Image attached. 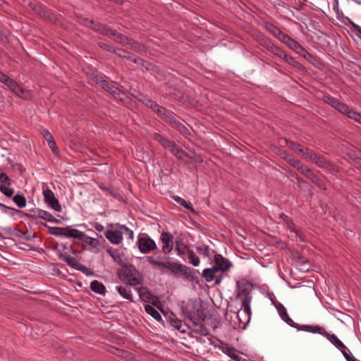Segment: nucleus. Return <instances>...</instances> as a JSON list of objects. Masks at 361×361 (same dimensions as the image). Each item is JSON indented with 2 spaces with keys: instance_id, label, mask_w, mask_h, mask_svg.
<instances>
[{
  "instance_id": "b1692460",
  "label": "nucleus",
  "mask_w": 361,
  "mask_h": 361,
  "mask_svg": "<svg viewBox=\"0 0 361 361\" xmlns=\"http://www.w3.org/2000/svg\"><path fill=\"white\" fill-rule=\"evenodd\" d=\"M302 330L306 331L308 332L314 333V334H319L324 337L326 336V334L327 332L325 331V329L319 326H308V325H304L302 328Z\"/></svg>"
},
{
  "instance_id": "a18cd8bd",
  "label": "nucleus",
  "mask_w": 361,
  "mask_h": 361,
  "mask_svg": "<svg viewBox=\"0 0 361 361\" xmlns=\"http://www.w3.org/2000/svg\"><path fill=\"white\" fill-rule=\"evenodd\" d=\"M0 191L6 197H11L14 194V190L9 188V185H0Z\"/></svg>"
},
{
  "instance_id": "e433bc0d",
  "label": "nucleus",
  "mask_w": 361,
  "mask_h": 361,
  "mask_svg": "<svg viewBox=\"0 0 361 361\" xmlns=\"http://www.w3.org/2000/svg\"><path fill=\"white\" fill-rule=\"evenodd\" d=\"M264 27L267 30H268L271 34H272L274 37L277 36L280 33V29L275 26L274 24L270 23H265Z\"/></svg>"
},
{
  "instance_id": "c85d7f7f",
  "label": "nucleus",
  "mask_w": 361,
  "mask_h": 361,
  "mask_svg": "<svg viewBox=\"0 0 361 361\" xmlns=\"http://www.w3.org/2000/svg\"><path fill=\"white\" fill-rule=\"evenodd\" d=\"M145 310L147 314L151 315L157 321H161L162 318L159 312L152 306L149 305H145Z\"/></svg>"
},
{
  "instance_id": "c9c22d12",
  "label": "nucleus",
  "mask_w": 361,
  "mask_h": 361,
  "mask_svg": "<svg viewBox=\"0 0 361 361\" xmlns=\"http://www.w3.org/2000/svg\"><path fill=\"white\" fill-rule=\"evenodd\" d=\"M188 259L190 262L195 267L200 264V258L196 255L195 252L192 250H189L188 252Z\"/></svg>"
},
{
  "instance_id": "dca6fc26",
  "label": "nucleus",
  "mask_w": 361,
  "mask_h": 361,
  "mask_svg": "<svg viewBox=\"0 0 361 361\" xmlns=\"http://www.w3.org/2000/svg\"><path fill=\"white\" fill-rule=\"evenodd\" d=\"M118 42L122 45H128L132 49L140 53H144L147 51V49L144 45L140 44L139 42L128 37L126 41L125 40L124 42Z\"/></svg>"
},
{
  "instance_id": "4c0bfd02",
  "label": "nucleus",
  "mask_w": 361,
  "mask_h": 361,
  "mask_svg": "<svg viewBox=\"0 0 361 361\" xmlns=\"http://www.w3.org/2000/svg\"><path fill=\"white\" fill-rule=\"evenodd\" d=\"M13 202L16 204L20 207L23 208L26 205V200L24 196L20 195H16L13 198Z\"/></svg>"
},
{
  "instance_id": "1a4fd4ad",
  "label": "nucleus",
  "mask_w": 361,
  "mask_h": 361,
  "mask_svg": "<svg viewBox=\"0 0 361 361\" xmlns=\"http://www.w3.org/2000/svg\"><path fill=\"white\" fill-rule=\"evenodd\" d=\"M104 235L112 244L119 245L123 241V232L121 228L118 230H107Z\"/></svg>"
},
{
  "instance_id": "412c9836",
  "label": "nucleus",
  "mask_w": 361,
  "mask_h": 361,
  "mask_svg": "<svg viewBox=\"0 0 361 361\" xmlns=\"http://www.w3.org/2000/svg\"><path fill=\"white\" fill-rule=\"evenodd\" d=\"M336 348L341 351L346 349L345 345L338 339L335 334H331L327 332L325 336Z\"/></svg>"
},
{
  "instance_id": "6ab92c4d",
  "label": "nucleus",
  "mask_w": 361,
  "mask_h": 361,
  "mask_svg": "<svg viewBox=\"0 0 361 361\" xmlns=\"http://www.w3.org/2000/svg\"><path fill=\"white\" fill-rule=\"evenodd\" d=\"M238 297H243L242 305L244 307L243 311L251 314L250 302L252 300L251 295L248 293H241L238 294Z\"/></svg>"
},
{
  "instance_id": "8fccbe9b",
  "label": "nucleus",
  "mask_w": 361,
  "mask_h": 361,
  "mask_svg": "<svg viewBox=\"0 0 361 361\" xmlns=\"http://www.w3.org/2000/svg\"><path fill=\"white\" fill-rule=\"evenodd\" d=\"M325 102L335 109L337 108V106L338 105V104L340 102L336 99H335L331 96L325 97Z\"/></svg>"
},
{
  "instance_id": "393cba45",
  "label": "nucleus",
  "mask_w": 361,
  "mask_h": 361,
  "mask_svg": "<svg viewBox=\"0 0 361 361\" xmlns=\"http://www.w3.org/2000/svg\"><path fill=\"white\" fill-rule=\"evenodd\" d=\"M35 214L38 218L46 220L49 222L56 223L57 220L48 212L42 209H37Z\"/></svg>"
},
{
  "instance_id": "bb28decb",
  "label": "nucleus",
  "mask_w": 361,
  "mask_h": 361,
  "mask_svg": "<svg viewBox=\"0 0 361 361\" xmlns=\"http://www.w3.org/2000/svg\"><path fill=\"white\" fill-rule=\"evenodd\" d=\"M286 145L288 147H289L290 149L294 151L295 153H297L299 156L300 155L301 152H302V149L304 147L301 145L299 143H296L293 141L285 140Z\"/></svg>"
},
{
  "instance_id": "338daca9",
  "label": "nucleus",
  "mask_w": 361,
  "mask_h": 361,
  "mask_svg": "<svg viewBox=\"0 0 361 361\" xmlns=\"http://www.w3.org/2000/svg\"><path fill=\"white\" fill-rule=\"evenodd\" d=\"M176 250L178 255L182 256L184 254V245L176 243Z\"/></svg>"
},
{
  "instance_id": "9d476101",
  "label": "nucleus",
  "mask_w": 361,
  "mask_h": 361,
  "mask_svg": "<svg viewBox=\"0 0 361 361\" xmlns=\"http://www.w3.org/2000/svg\"><path fill=\"white\" fill-rule=\"evenodd\" d=\"M311 161L314 162L317 166L320 168H324L329 171L334 170V166L329 162L324 156L314 152Z\"/></svg>"
},
{
  "instance_id": "79ce46f5",
  "label": "nucleus",
  "mask_w": 361,
  "mask_h": 361,
  "mask_svg": "<svg viewBox=\"0 0 361 361\" xmlns=\"http://www.w3.org/2000/svg\"><path fill=\"white\" fill-rule=\"evenodd\" d=\"M171 126L174 128H176L177 130H178L180 133L185 134L186 133H188V129L185 128V126L182 124L179 121H178L177 119L175 120L174 121H173V123L171 124Z\"/></svg>"
},
{
  "instance_id": "423d86ee",
  "label": "nucleus",
  "mask_w": 361,
  "mask_h": 361,
  "mask_svg": "<svg viewBox=\"0 0 361 361\" xmlns=\"http://www.w3.org/2000/svg\"><path fill=\"white\" fill-rule=\"evenodd\" d=\"M169 271L173 275H176L180 273L185 278H190L192 276V272L189 267L175 262H172Z\"/></svg>"
},
{
  "instance_id": "58836bf2",
  "label": "nucleus",
  "mask_w": 361,
  "mask_h": 361,
  "mask_svg": "<svg viewBox=\"0 0 361 361\" xmlns=\"http://www.w3.org/2000/svg\"><path fill=\"white\" fill-rule=\"evenodd\" d=\"M275 37H276L281 42L286 44L287 47L291 42V41L293 39L291 37H290L288 35L283 33L281 30H280L279 35H277V36H275Z\"/></svg>"
},
{
  "instance_id": "5701e85b",
  "label": "nucleus",
  "mask_w": 361,
  "mask_h": 361,
  "mask_svg": "<svg viewBox=\"0 0 361 361\" xmlns=\"http://www.w3.org/2000/svg\"><path fill=\"white\" fill-rule=\"evenodd\" d=\"M116 290L118 293L125 299L130 300V302H134L131 293V290L128 286H116Z\"/></svg>"
},
{
  "instance_id": "f8f14e48",
  "label": "nucleus",
  "mask_w": 361,
  "mask_h": 361,
  "mask_svg": "<svg viewBox=\"0 0 361 361\" xmlns=\"http://www.w3.org/2000/svg\"><path fill=\"white\" fill-rule=\"evenodd\" d=\"M92 80L108 92L110 91V88L114 84V82L108 80L106 77L104 75H93Z\"/></svg>"
},
{
  "instance_id": "69168bd1",
  "label": "nucleus",
  "mask_w": 361,
  "mask_h": 361,
  "mask_svg": "<svg viewBox=\"0 0 361 361\" xmlns=\"http://www.w3.org/2000/svg\"><path fill=\"white\" fill-rule=\"evenodd\" d=\"M155 112H157V114L160 116L161 117L164 114H166V111H167L166 109H165L164 108L160 106L159 104H157V108H153V109Z\"/></svg>"
},
{
  "instance_id": "4d7b16f0",
  "label": "nucleus",
  "mask_w": 361,
  "mask_h": 361,
  "mask_svg": "<svg viewBox=\"0 0 361 361\" xmlns=\"http://www.w3.org/2000/svg\"><path fill=\"white\" fill-rule=\"evenodd\" d=\"M287 161L290 165H292L293 166L296 168L298 170H299L300 166H302V164L298 159H295L293 157H290V158L287 159Z\"/></svg>"
},
{
  "instance_id": "0eeeda50",
  "label": "nucleus",
  "mask_w": 361,
  "mask_h": 361,
  "mask_svg": "<svg viewBox=\"0 0 361 361\" xmlns=\"http://www.w3.org/2000/svg\"><path fill=\"white\" fill-rule=\"evenodd\" d=\"M215 266L214 268L216 269V271H221L226 272L229 270L232 266V263L226 258H224L221 255L216 254L214 256Z\"/></svg>"
},
{
  "instance_id": "37998d69",
  "label": "nucleus",
  "mask_w": 361,
  "mask_h": 361,
  "mask_svg": "<svg viewBox=\"0 0 361 361\" xmlns=\"http://www.w3.org/2000/svg\"><path fill=\"white\" fill-rule=\"evenodd\" d=\"M301 173L305 175L307 178L310 179L314 176V172L307 166L302 164L298 170Z\"/></svg>"
},
{
  "instance_id": "2f4dec72",
  "label": "nucleus",
  "mask_w": 361,
  "mask_h": 361,
  "mask_svg": "<svg viewBox=\"0 0 361 361\" xmlns=\"http://www.w3.org/2000/svg\"><path fill=\"white\" fill-rule=\"evenodd\" d=\"M216 269L213 267L204 269L202 271V276L207 281H211L214 279Z\"/></svg>"
},
{
  "instance_id": "72a5a7b5",
  "label": "nucleus",
  "mask_w": 361,
  "mask_h": 361,
  "mask_svg": "<svg viewBox=\"0 0 361 361\" xmlns=\"http://www.w3.org/2000/svg\"><path fill=\"white\" fill-rule=\"evenodd\" d=\"M260 44L269 51L276 45L270 39L262 37L259 41Z\"/></svg>"
},
{
  "instance_id": "2eb2a0df",
  "label": "nucleus",
  "mask_w": 361,
  "mask_h": 361,
  "mask_svg": "<svg viewBox=\"0 0 361 361\" xmlns=\"http://www.w3.org/2000/svg\"><path fill=\"white\" fill-rule=\"evenodd\" d=\"M288 47L306 59L311 57L310 54H309L298 42L294 39L291 41Z\"/></svg>"
},
{
  "instance_id": "e2e57ef3",
  "label": "nucleus",
  "mask_w": 361,
  "mask_h": 361,
  "mask_svg": "<svg viewBox=\"0 0 361 361\" xmlns=\"http://www.w3.org/2000/svg\"><path fill=\"white\" fill-rule=\"evenodd\" d=\"M75 270L80 271L87 275H89L91 274L90 269H88L87 267H86L85 266H84L83 264H80V263H78Z\"/></svg>"
},
{
  "instance_id": "09e8293b",
  "label": "nucleus",
  "mask_w": 361,
  "mask_h": 361,
  "mask_svg": "<svg viewBox=\"0 0 361 361\" xmlns=\"http://www.w3.org/2000/svg\"><path fill=\"white\" fill-rule=\"evenodd\" d=\"M11 184V180L6 175V173L4 172L0 173V185H10Z\"/></svg>"
},
{
  "instance_id": "603ef678",
  "label": "nucleus",
  "mask_w": 361,
  "mask_h": 361,
  "mask_svg": "<svg viewBox=\"0 0 361 361\" xmlns=\"http://www.w3.org/2000/svg\"><path fill=\"white\" fill-rule=\"evenodd\" d=\"M336 109L340 113L346 116L348 114V111H349L350 108L345 104L339 102Z\"/></svg>"
},
{
  "instance_id": "ea45409f",
  "label": "nucleus",
  "mask_w": 361,
  "mask_h": 361,
  "mask_svg": "<svg viewBox=\"0 0 361 361\" xmlns=\"http://www.w3.org/2000/svg\"><path fill=\"white\" fill-rule=\"evenodd\" d=\"M314 153L312 149L304 147L300 156L307 161H312Z\"/></svg>"
},
{
  "instance_id": "49530a36",
  "label": "nucleus",
  "mask_w": 361,
  "mask_h": 361,
  "mask_svg": "<svg viewBox=\"0 0 361 361\" xmlns=\"http://www.w3.org/2000/svg\"><path fill=\"white\" fill-rule=\"evenodd\" d=\"M222 351L226 354L229 357H231L232 355H233V354L235 353H238V350H236L233 347H231L229 346L227 344H225L222 348H221Z\"/></svg>"
},
{
  "instance_id": "4be33fe9",
  "label": "nucleus",
  "mask_w": 361,
  "mask_h": 361,
  "mask_svg": "<svg viewBox=\"0 0 361 361\" xmlns=\"http://www.w3.org/2000/svg\"><path fill=\"white\" fill-rule=\"evenodd\" d=\"M90 288L93 292L101 295H104L106 292L104 285L97 280H94L91 282Z\"/></svg>"
},
{
  "instance_id": "bf43d9fd",
  "label": "nucleus",
  "mask_w": 361,
  "mask_h": 361,
  "mask_svg": "<svg viewBox=\"0 0 361 361\" xmlns=\"http://www.w3.org/2000/svg\"><path fill=\"white\" fill-rule=\"evenodd\" d=\"M99 46L102 48L103 49H105L106 51H109L110 52H116V48L111 47L110 44L105 42H101L99 43Z\"/></svg>"
},
{
  "instance_id": "a211bd4d",
  "label": "nucleus",
  "mask_w": 361,
  "mask_h": 361,
  "mask_svg": "<svg viewBox=\"0 0 361 361\" xmlns=\"http://www.w3.org/2000/svg\"><path fill=\"white\" fill-rule=\"evenodd\" d=\"M167 149L178 159L183 160L187 155L186 153L181 148L178 147L173 141Z\"/></svg>"
},
{
  "instance_id": "c03bdc74",
  "label": "nucleus",
  "mask_w": 361,
  "mask_h": 361,
  "mask_svg": "<svg viewBox=\"0 0 361 361\" xmlns=\"http://www.w3.org/2000/svg\"><path fill=\"white\" fill-rule=\"evenodd\" d=\"M173 199L178 204L183 206V207H185L189 210H192L191 204L186 202L183 198L178 197V196H176L173 197Z\"/></svg>"
},
{
  "instance_id": "f704fd0d",
  "label": "nucleus",
  "mask_w": 361,
  "mask_h": 361,
  "mask_svg": "<svg viewBox=\"0 0 361 361\" xmlns=\"http://www.w3.org/2000/svg\"><path fill=\"white\" fill-rule=\"evenodd\" d=\"M270 52L280 59L283 60L286 55V53L276 44L271 49Z\"/></svg>"
},
{
  "instance_id": "c756f323",
  "label": "nucleus",
  "mask_w": 361,
  "mask_h": 361,
  "mask_svg": "<svg viewBox=\"0 0 361 361\" xmlns=\"http://www.w3.org/2000/svg\"><path fill=\"white\" fill-rule=\"evenodd\" d=\"M109 93L114 97L116 99H119L121 101L123 100L125 97V94L123 91L120 90L116 85L115 83L110 88V91Z\"/></svg>"
},
{
  "instance_id": "a19ab883",
  "label": "nucleus",
  "mask_w": 361,
  "mask_h": 361,
  "mask_svg": "<svg viewBox=\"0 0 361 361\" xmlns=\"http://www.w3.org/2000/svg\"><path fill=\"white\" fill-rule=\"evenodd\" d=\"M124 273L126 275V278L132 277L134 276H138L137 270L133 265L126 267Z\"/></svg>"
},
{
  "instance_id": "5fc2aeb1",
  "label": "nucleus",
  "mask_w": 361,
  "mask_h": 361,
  "mask_svg": "<svg viewBox=\"0 0 361 361\" xmlns=\"http://www.w3.org/2000/svg\"><path fill=\"white\" fill-rule=\"evenodd\" d=\"M310 180L315 183L319 188L322 189H326L324 187V182L321 180V178L317 176L316 174H314L312 177H311Z\"/></svg>"
},
{
  "instance_id": "7c9ffc66",
  "label": "nucleus",
  "mask_w": 361,
  "mask_h": 361,
  "mask_svg": "<svg viewBox=\"0 0 361 361\" xmlns=\"http://www.w3.org/2000/svg\"><path fill=\"white\" fill-rule=\"evenodd\" d=\"M30 6L40 16L50 18L49 13L42 6L32 3L30 4Z\"/></svg>"
},
{
  "instance_id": "6e6552de",
  "label": "nucleus",
  "mask_w": 361,
  "mask_h": 361,
  "mask_svg": "<svg viewBox=\"0 0 361 361\" xmlns=\"http://www.w3.org/2000/svg\"><path fill=\"white\" fill-rule=\"evenodd\" d=\"M59 232L55 233L56 235L64 236L66 238H73L76 239H82L84 237V233L75 229V228H58Z\"/></svg>"
},
{
  "instance_id": "39448f33",
  "label": "nucleus",
  "mask_w": 361,
  "mask_h": 361,
  "mask_svg": "<svg viewBox=\"0 0 361 361\" xmlns=\"http://www.w3.org/2000/svg\"><path fill=\"white\" fill-rule=\"evenodd\" d=\"M137 245L142 253H148L157 247L155 242L148 236L139 237Z\"/></svg>"
},
{
  "instance_id": "774afa93",
  "label": "nucleus",
  "mask_w": 361,
  "mask_h": 361,
  "mask_svg": "<svg viewBox=\"0 0 361 361\" xmlns=\"http://www.w3.org/2000/svg\"><path fill=\"white\" fill-rule=\"evenodd\" d=\"M348 114L346 115L347 117L351 118V119H353L354 121L356 120L357 117L359 115V113L353 111V109H350L349 110V111H348Z\"/></svg>"
},
{
  "instance_id": "6e6d98bb",
  "label": "nucleus",
  "mask_w": 361,
  "mask_h": 361,
  "mask_svg": "<svg viewBox=\"0 0 361 361\" xmlns=\"http://www.w3.org/2000/svg\"><path fill=\"white\" fill-rule=\"evenodd\" d=\"M161 117L165 118L166 121L170 124H171L173 121L176 120L174 114L169 111H166V114H164Z\"/></svg>"
},
{
  "instance_id": "ddd939ff",
  "label": "nucleus",
  "mask_w": 361,
  "mask_h": 361,
  "mask_svg": "<svg viewBox=\"0 0 361 361\" xmlns=\"http://www.w3.org/2000/svg\"><path fill=\"white\" fill-rule=\"evenodd\" d=\"M173 236L168 232H163L161 235V240L163 243L162 252L164 254H169L173 249L172 244Z\"/></svg>"
},
{
  "instance_id": "f3484780",
  "label": "nucleus",
  "mask_w": 361,
  "mask_h": 361,
  "mask_svg": "<svg viewBox=\"0 0 361 361\" xmlns=\"http://www.w3.org/2000/svg\"><path fill=\"white\" fill-rule=\"evenodd\" d=\"M80 240L83 242L85 246H88V250L94 252H98L99 241L96 238L87 236L84 234V237Z\"/></svg>"
},
{
  "instance_id": "f03ea898",
  "label": "nucleus",
  "mask_w": 361,
  "mask_h": 361,
  "mask_svg": "<svg viewBox=\"0 0 361 361\" xmlns=\"http://www.w3.org/2000/svg\"><path fill=\"white\" fill-rule=\"evenodd\" d=\"M0 82L6 85L13 93L20 98L27 99L32 97V94L30 90L23 88L16 81L1 71Z\"/></svg>"
},
{
  "instance_id": "7ed1b4c3",
  "label": "nucleus",
  "mask_w": 361,
  "mask_h": 361,
  "mask_svg": "<svg viewBox=\"0 0 361 361\" xmlns=\"http://www.w3.org/2000/svg\"><path fill=\"white\" fill-rule=\"evenodd\" d=\"M147 262L161 272H164L165 269L169 271L170 266L172 263V262L169 259V257L166 256L163 257H154L150 256L147 257Z\"/></svg>"
},
{
  "instance_id": "9b49d317",
  "label": "nucleus",
  "mask_w": 361,
  "mask_h": 361,
  "mask_svg": "<svg viewBox=\"0 0 361 361\" xmlns=\"http://www.w3.org/2000/svg\"><path fill=\"white\" fill-rule=\"evenodd\" d=\"M311 161L314 162L317 166L320 168H324L329 171L334 170V166L329 162L324 156L314 152Z\"/></svg>"
},
{
  "instance_id": "cd10ccee",
  "label": "nucleus",
  "mask_w": 361,
  "mask_h": 361,
  "mask_svg": "<svg viewBox=\"0 0 361 361\" xmlns=\"http://www.w3.org/2000/svg\"><path fill=\"white\" fill-rule=\"evenodd\" d=\"M276 308L278 310V312H279L281 319L283 321H285L287 324L291 325V323L293 322V320L289 317L285 307L283 305L279 304L276 307Z\"/></svg>"
},
{
  "instance_id": "864d4df0",
  "label": "nucleus",
  "mask_w": 361,
  "mask_h": 361,
  "mask_svg": "<svg viewBox=\"0 0 361 361\" xmlns=\"http://www.w3.org/2000/svg\"><path fill=\"white\" fill-rule=\"evenodd\" d=\"M336 109L340 113L346 116L348 114V111H349L350 108L345 104L339 102Z\"/></svg>"
},
{
  "instance_id": "680f3d73",
  "label": "nucleus",
  "mask_w": 361,
  "mask_h": 361,
  "mask_svg": "<svg viewBox=\"0 0 361 361\" xmlns=\"http://www.w3.org/2000/svg\"><path fill=\"white\" fill-rule=\"evenodd\" d=\"M111 257L113 258V260L115 262H116V263H118L119 264H122V261H123L122 260V257H121V255L120 254V252H119L118 249L116 250V252H113V255H112Z\"/></svg>"
},
{
  "instance_id": "052dcab7",
  "label": "nucleus",
  "mask_w": 361,
  "mask_h": 361,
  "mask_svg": "<svg viewBox=\"0 0 361 361\" xmlns=\"http://www.w3.org/2000/svg\"><path fill=\"white\" fill-rule=\"evenodd\" d=\"M126 281L130 286H136L140 283V280L137 278V276H134L132 277L126 278Z\"/></svg>"
},
{
  "instance_id": "f257e3e1",
  "label": "nucleus",
  "mask_w": 361,
  "mask_h": 361,
  "mask_svg": "<svg viewBox=\"0 0 361 361\" xmlns=\"http://www.w3.org/2000/svg\"><path fill=\"white\" fill-rule=\"evenodd\" d=\"M84 21L85 25L91 27L92 29L96 32L110 37L116 42H124L125 40H127L126 36L117 32L116 30L106 27L102 24L95 23L92 20H89L87 19H85Z\"/></svg>"
},
{
  "instance_id": "a878e982",
  "label": "nucleus",
  "mask_w": 361,
  "mask_h": 361,
  "mask_svg": "<svg viewBox=\"0 0 361 361\" xmlns=\"http://www.w3.org/2000/svg\"><path fill=\"white\" fill-rule=\"evenodd\" d=\"M153 139L157 141L164 149H168L170 147V145L173 142L172 140H169L165 137H164L158 133H154L153 135Z\"/></svg>"
},
{
  "instance_id": "0e129e2a",
  "label": "nucleus",
  "mask_w": 361,
  "mask_h": 361,
  "mask_svg": "<svg viewBox=\"0 0 361 361\" xmlns=\"http://www.w3.org/2000/svg\"><path fill=\"white\" fill-rule=\"evenodd\" d=\"M75 270L80 271L87 275H89L91 274L90 269H88L87 267H86L85 266H84L83 264H80V263H78Z\"/></svg>"
},
{
  "instance_id": "4468645a",
  "label": "nucleus",
  "mask_w": 361,
  "mask_h": 361,
  "mask_svg": "<svg viewBox=\"0 0 361 361\" xmlns=\"http://www.w3.org/2000/svg\"><path fill=\"white\" fill-rule=\"evenodd\" d=\"M140 300L145 302L154 303L157 298L154 296L149 290L145 287H141L137 290Z\"/></svg>"
},
{
  "instance_id": "3c124183",
  "label": "nucleus",
  "mask_w": 361,
  "mask_h": 361,
  "mask_svg": "<svg viewBox=\"0 0 361 361\" xmlns=\"http://www.w3.org/2000/svg\"><path fill=\"white\" fill-rule=\"evenodd\" d=\"M283 61L294 67H299L300 66V63H298L293 57L288 56V54L286 55Z\"/></svg>"
},
{
  "instance_id": "de8ad7c7",
  "label": "nucleus",
  "mask_w": 361,
  "mask_h": 361,
  "mask_svg": "<svg viewBox=\"0 0 361 361\" xmlns=\"http://www.w3.org/2000/svg\"><path fill=\"white\" fill-rule=\"evenodd\" d=\"M116 226H119V228L123 231V234L128 236V238H133V231L128 228L125 225H120L119 224H116Z\"/></svg>"
},
{
  "instance_id": "473e14b6",
  "label": "nucleus",
  "mask_w": 361,
  "mask_h": 361,
  "mask_svg": "<svg viewBox=\"0 0 361 361\" xmlns=\"http://www.w3.org/2000/svg\"><path fill=\"white\" fill-rule=\"evenodd\" d=\"M60 259L65 262L68 266L73 268L74 269H76L78 262L71 256L68 255H61L60 257Z\"/></svg>"
},
{
  "instance_id": "20e7f679",
  "label": "nucleus",
  "mask_w": 361,
  "mask_h": 361,
  "mask_svg": "<svg viewBox=\"0 0 361 361\" xmlns=\"http://www.w3.org/2000/svg\"><path fill=\"white\" fill-rule=\"evenodd\" d=\"M43 196L44 202L56 212H60L62 207L59 204V200L56 198L54 193L50 189H45L43 190Z\"/></svg>"
},
{
  "instance_id": "aec40b11",
  "label": "nucleus",
  "mask_w": 361,
  "mask_h": 361,
  "mask_svg": "<svg viewBox=\"0 0 361 361\" xmlns=\"http://www.w3.org/2000/svg\"><path fill=\"white\" fill-rule=\"evenodd\" d=\"M250 315L243 310H239L237 313V318L239 322V327L245 329L250 319Z\"/></svg>"
},
{
  "instance_id": "13d9d810",
  "label": "nucleus",
  "mask_w": 361,
  "mask_h": 361,
  "mask_svg": "<svg viewBox=\"0 0 361 361\" xmlns=\"http://www.w3.org/2000/svg\"><path fill=\"white\" fill-rule=\"evenodd\" d=\"M99 187L102 190L106 192L107 194H109L111 196L114 197H117L116 192L114 191L111 188L106 187L104 185H99Z\"/></svg>"
}]
</instances>
